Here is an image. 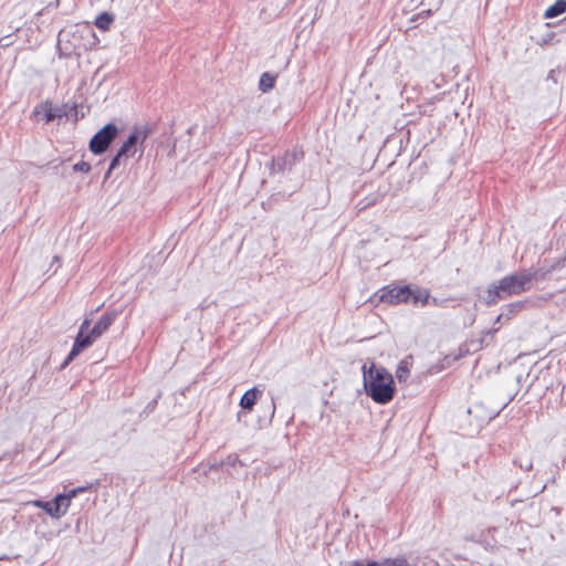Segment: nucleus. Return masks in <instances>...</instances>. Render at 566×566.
Masks as SVG:
<instances>
[{
  "instance_id": "nucleus-25",
  "label": "nucleus",
  "mask_w": 566,
  "mask_h": 566,
  "mask_svg": "<svg viewBox=\"0 0 566 566\" xmlns=\"http://www.w3.org/2000/svg\"><path fill=\"white\" fill-rule=\"evenodd\" d=\"M10 36H3L0 39V48H7L11 44L9 41Z\"/></svg>"
},
{
  "instance_id": "nucleus-4",
  "label": "nucleus",
  "mask_w": 566,
  "mask_h": 566,
  "mask_svg": "<svg viewBox=\"0 0 566 566\" xmlns=\"http://www.w3.org/2000/svg\"><path fill=\"white\" fill-rule=\"evenodd\" d=\"M84 490L85 488H80L77 490H72L69 495L57 494L52 501L36 500L33 501L32 504L36 507L42 509L51 517L60 518L66 513L71 504V499L75 496L78 491Z\"/></svg>"
},
{
  "instance_id": "nucleus-21",
  "label": "nucleus",
  "mask_w": 566,
  "mask_h": 566,
  "mask_svg": "<svg viewBox=\"0 0 566 566\" xmlns=\"http://www.w3.org/2000/svg\"><path fill=\"white\" fill-rule=\"evenodd\" d=\"M514 463L517 464L524 471H531L533 469V462L530 459L518 458L517 460L514 461Z\"/></svg>"
},
{
  "instance_id": "nucleus-8",
  "label": "nucleus",
  "mask_w": 566,
  "mask_h": 566,
  "mask_svg": "<svg viewBox=\"0 0 566 566\" xmlns=\"http://www.w3.org/2000/svg\"><path fill=\"white\" fill-rule=\"evenodd\" d=\"M303 158V151L292 150L286 151L282 156L274 157L272 159V172H283L291 170L292 167Z\"/></svg>"
},
{
  "instance_id": "nucleus-10",
  "label": "nucleus",
  "mask_w": 566,
  "mask_h": 566,
  "mask_svg": "<svg viewBox=\"0 0 566 566\" xmlns=\"http://www.w3.org/2000/svg\"><path fill=\"white\" fill-rule=\"evenodd\" d=\"M261 394V390L256 387L247 390L240 399V407L244 410L251 411Z\"/></svg>"
},
{
  "instance_id": "nucleus-14",
  "label": "nucleus",
  "mask_w": 566,
  "mask_h": 566,
  "mask_svg": "<svg viewBox=\"0 0 566 566\" xmlns=\"http://www.w3.org/2000/svg\"><path fill=\"white\" fill-rule=\"evenodd\" d=\"M114 22V14L109 12H102L95 19L94 24L102 31L109 30L112 23Z\"/></svg>"
},
{
  "instance_id": "nucleus-23",
  "label": "nucleus",
  "mask_w": 566,
  "mask_h": 566,
  "mask_svg": "<svg viewBox=\"0 0 566 566\" xmlns=\"http://www.w3.org/2000/svg\"><path fill=\"white\" fill-rule=\"evenodd\" d=\"M73 170L87 174L91 170V165L86 161H80L73 166Z\"/></svg>"
},
{
  "instance_id": "nucleus-12",
  "label": "nucleus",
  "mask_w": 566,
  "mask_h": 566,
  "mask_svg": "<svg viewBox=\"0 0 566 566\" xmlns=\"http://www.w3.org/2000/svg\"><path fill=\"white\" fill-rule=\"evenodd\" d=\"M126 156L124 154H120V151L117 150L116 155L112 158L108 170L105 174V179L109 178L112 174L116 172L122 165H126L127 163Z\"/></svg>"
},
{
  "instance_id": "nucleus-28",
  "label": "nucleus",
  "mask_w": 566,
  "mask_h": 566,
  "mask_svg": "<svg viewBox=\"0 0 566 566\" xmlns=\"http://www.w3.org/2000/svg\"><path fill=\"white\" fill-rule=\"evenodd\" d=\"M497 329H499V328H497V327H495V328H493L492 331H490V332H489V334H493V333L497 332Z\"/></svg>"
},
{
  "instance_id": "nucleus-16",
  "label": "nucleus",
  "mask_w": 566,
  "mask_h": 566,
  "mask_svg": "<svg viewBox=\"0 0 566 566\" xmlns=\"http://www.w3.org/2000/svg\"><path fill=\"white\" fill-rule=\"evenodd\" d=\"M524 307L523 302H514L505 306V311L502 312L505 319H511L516 313H518Z\"/></svg>"
},
{
  "instance_id": "nucleus-17",
  "label": "nucleus",
  "mask_w": 566,
  "mask_h": 566,
  "mask_svg": "<svg viewBox=\"0 0 566 566\" xmlns=\"http://www.w3.org/2000/svg\"><path fill=\"white\" fill-rule=\"evenodd\" d=\"M275 78L269 73H263L260 77L259 87L262 92H268L274 86Z\"/></svg>"
},
{
  "instance_id": "nucleus-9",
  "label": "nucleus",
  "mask_w": 566,
  "mask_h": 566,
  "mask_svg": "<svg viewBox=\"0 0 566 566\" xmlns=\"http://www.w3.org/2000/svg\"><path fill=\"white\" fill-rule=\"evenodd\" d=\"M40 107L44 112V120L45 123H51L55 118H62L64 116H67L66 109L60 106L53 107L52 103L50 101H45L40 105Z\"/></svg>"
},
{
  "instance_id": "nucleus-1",
  "label": "nucleus",
  "mask_w": 566,
  "mask_h": 566,
  "mask_svg": "<svg viewBox=\"0 0 566 566\" xmlns=\"http://www.w3.org/2000/svg\"><path fill=\"white\" fill-rule=\"evenodd\" d=\"M364 388L366 394L377 403L385 405L391 401L395 395L392 375L384 367L375 364L367 369L363 366Z\"/></svg>"
},
{
  "instance_id": "nucleus-18",
  "label": "nucleus",
  "mask_w": 566,
  "mask_h": 566,
  "mask_svg": "<svg viewBox=\"0 0 566 566\" xmlns=\"http://www.w3.org/2000/svg\"><path fill=\"white\" fill-rule=\"evenodd\" d=\"M410 375V370L409 368L403 364V361H401L396 370V377L397 379L402 382V381H406L408 379Z\"/></svg>"
},
{
  "instance_id": "nucleus-29",
  "label": "nucleus",
  "mask_w": 566,
  "mask_h": 566,
  "mask_svg": "<svg viewBox=\"0 0 566 566\" xmlns=\"http://www.w3.org/2000/svg\"><path fill=\"white\" fill-rule=\"evenodd\" d=\"M272 409H273L272 412H274L275 411V403H274V401H272Z\"/></svg>"
},
{
  "instance_id": "nucleus-7",
  "label": "nucleus",
  "mask_w": 566,
  "mask_h": 566,
  "mask_svg": "<svg viewBox=\"0 0 566 566\" xmlns=\"http://www.w3.org/2000/svg\"><path fill=\"white\" fill-rule=\"evenodd\" d=\"M147 136L148 129L146 127H135L126 142L120 146L118 151L124 154L126 158L134 156L137 153L138 145L143 149V144L145 143Z\"/></svg>"
},
{
  "instance_id": "nucleus-11",
  "label": "nucleus",
  "mask_w": 566,
  "mask_h": 566,
  "mask_svg": "<svg viewBox=\"0 0 566 566\" xmlns=\"http://www.w3.org/2000/svg\"><path fill=\"white\" fill-rule=\"evenodd\" d=\"M430 302V292L427 289L415 286L411 287L410 302L412 304L421 303L422 306L428 305Z\"/></svg>"
},
{
  "instance_id": "nucleus-6",
  "label": "nucleus",
  "mask_w": 566,
  "mask_h": 566,
  "mask_svg": "<svg viewBox=\"0 0 566 566\" xmlns=\"http://www.w3.org/2000/svg\"><path fill=\"white\" fill-rule=\"evenodd\" d=\"M380 301L388 304L409 303L411 297L410 285H387L380 290Z\"/></svg>"
},
{
  "instance_id": "nucleus-20",
  "label": "nucleus",
  "mask_w": 566,
  "mask_h": 566,
  "mask_svg": "<svg viewBox=\"0 0 566 566\" xmlns=\"http://www.w3.org/2000/svg\"><path fill=\"white\" fill-rule=\"evenodd\" d=\"M238 462H240L237 455H229L224 461H221L219 464H213L211 468H223L224 465L234 467Z\"/></svg>"
},
{
  "instance_id": "nucleus-27",
  "label": "nucleus",
  "mask_w": 566,
  "mask_h": 566,
  "mask_svg": "<svg viewBox=\"0 0 566 566\" xmlns=\"http://www.w3.org/2000/svg\"><path fill=\"white\" fill-rule=\"evenodd\" d=\"M503 319H505V317H504L503 313H501V314L496 317V319H495V324L501 323Z\"/></svg>"
},
{
  "instance_id": "nucleus-24",
  "label": "nucleus",
  "mask_w": 566,
  "mask_h": 566,
  "mask_svg": "<svg viewBox=\"0 0 566 566\" xmlns=\"http://www.w3.org/2000/svg\"><path fill=\"white\" fill-rule=\"evenodd\" d=\"M350 566H381V562L376 560H354Z\"/></svg>"
},
{
  "instance_id": "nucleus-22",
  "label": "nucleus",
  "mask_w": 566,
  "mask_h": 566,
  "mask_svg": "<svg viewBox=\"0 0 566 566\" xmlns=\"http://www.w3.org/2000/svg\"><path fill=\"white\" fill-rule=\"evenodd\" d=\"M449 301H451V298H438V297H432L430 295L429 304L437 306V307H447V304Z\"/></svg>"
},
{
  "instance_id": "nucleus-3",
  "label": "nucleus",
  "mask_w": 566,
  "mask_h": 566,
  "mask_svg": "<svg viewBox=\"0 0 566 566\" xmlns=\"http://www.w3.org/2000/svg\"><path fill=\"white\" fill-rule=\"evenodd\" d=\"M544 276L545 273L541 270L516 271L499 281L500 291H502L504 297L518 295L528 291L533 281L542 280Z\"/></svg>"
},
{
  "instance_id": "nucleus-26",
  "label": "nucleus",
  "mask_w": 566,
  "mask_h": 566,
  "mask_svg": "<svg viewBox=\"0 0 566 566\" xmlns=\"http://www.w3.org/2000/svg\"><path fill=\"white\" fill-rule=\"evenodd\" d=\"M429 4H434L436 9H438L443 0H427Z\"/></svg>"
},
{
  "instance_id": "nucleus-5",
  "label": "nucleus",
  "mask_w": 566,
  "mask_h": 566,
  "mask_svg": "<svg viewBox=\"0 0 566 566\" xmlns=\"http://www.w3.org/2000/svg\"><path fill=\"white\" fill-rule=\"evenodd\" d=\"M118 135L115 124L108 123L102 127L90 140L88 148L94 155L105 153Z\"/></svg>"
},
{
  "instance_id": "nucleus-13",
  "label": "nucleus",
  "mask_w": 566,
  "mask_h": 566,
  "mask_svg": "<svg viewBox=\"0 0 566 566\" xmlns=\"http://www.w3.org/2000/svg\"><path fill=\"white\" fill-rule=\"evenodd\" d=\"M566 12V0H557L553 6L548 7L544 13L546 19L556 18Z\"/></svg>"
},
{
  "instance_id": "nucleus-15",
  "label": "nucleus",
  "mask_w": 566,
  "mask_h": 566,
  "mask_svg": "<svg viewBox=\"0 0 566 566\" xmlns=\"http://www.w3.org/2000/svg\"><path fill=\"white\" fill-rule=\"evenodd\" d=\"M505 298L502 291H500V286L494 285L490 286L486 292L485 303L488 305L496 304L499 300Z\"/></svg>"
},
{
  "instance_id": "nucleus-2",
  "label": "nucleus",
  "mask_w": 566,
  "mask_h": 566,
  "mask_svg": "<svg viewBox=\"0 0 566 566\" xmlns=\"http://www.w3.org/2000/svg\"><path fill=\"white\" fill-rule=\"evenodd\" d=\"M116 315L115 312L103 314L93 328H90L91 321L85 318L80 326L71 352L61 365V369H64L76 356L101 337L114 323Z\"/></svg>"
},
{
  "instance_id": "nucleus-19",
  "label": "nucleus",
  "mask_w": 566,
  "mask_h": 566,
  "mask_svg": "<svg viewBox=\"0 0 566 566\" xmlns=\"http://www.w3.org/2000/svg\"><path fill=\"white\" fill-rule=\"evenodd\" d=\"M381 566H409V564L405 557H397L394 559H384Z\"/></svg>"
}]
</instances>
